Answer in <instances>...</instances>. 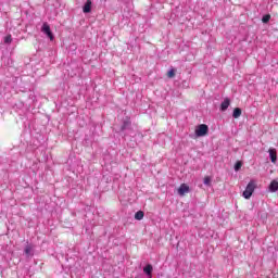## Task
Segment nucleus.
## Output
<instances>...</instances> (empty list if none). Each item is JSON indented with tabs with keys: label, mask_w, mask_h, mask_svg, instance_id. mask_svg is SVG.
Listing matches in <instances>:
<instances>
[{
	"label": "nucleus",
	"mask_w": 278,
	"mask_h": 278,
	"mask_svg": "<svg viewBox=\"0 0 278 278\" xmlns=\"http://www.w3.org/2000/svg\"><path fill=\"white\" fill-rule=\"evenodd\" d=\"M240 168H242V162L238 161V162L235 164V170H236V173H238V170H240Z\"/></svg>",
	"instance_id": "nucleus-15"
},
{
	"label": "nucleus",
	"mask_w": 278,
	"mask_h": 278,
	"mask_svg": "<svg viewBox=\"0 0 278 278\" xmlns=\"http://www.w3.org/2000/svg\"><path fill=\"white\" fill-rule=\"evenodd\" d=\"M269 21H270V14H266V15H264L263 18H262V22H263V23H268Z\"/></svg>",
	"instance_id": "nucleus-16"
},
{
	"label": "nucleus",
	"mask_w": 278,
	"mask_h": 278,
	"mask_svg": "<svg viewBox=\"0 0 278 278\" xmlns=\"http://www.w3.org/2000/svg\"><path fill=\"white\" fill-rule=\"evenodd\" d=\"M143 273H146V275H148V277H152L153 265L148 264V265L143 268Z\"/></svg>",
	"instance_id": "nucleus-8"
},
{
	"label": "nucleus",
	"mask_w": 278,
	"mask_h": 278,
	"mask_svg": "<svg viewBox=\"0 0 278 278\" xmlns=\"http://www.w3.org/2000/svg\"><path fill=\"white\" fill-rule=\"evenodd\" d=\"M4 43L5 45H11L12 43V35H8L4 37Z\"/></svg>",
	"instance_id": "nucleus-14"
},
{
	"label": "nucleus",
	"mask_w": 278,
	"mask_h": 278,
	"mask_svg": "<svg viewBox=\"0 0 278 278\" xmlns=\"http://www.w3.org/2000/svg\"><path fill=\"white\" fill-rule=\"evenodd\" d=\"M278 190V180H273L269 185L270 192H277Z\"/></svg>",
	"instance_id": "nucleus-9"
},
{
	"label": "nucleus",
	"mask_w": 278,
	"mask_h": 278,
	"mask_svg": "<svg viewBox=\"0 0 278 278\" xmlns=\"http://www.w3.org/2000/svg\"><path fill=\"white\" fill-rule=\"evenodd\" d=\"M24 251H25L26 255H31V245H26Z\"/></svg>",
	"instance_id": "nucleus-17"
},
{
	"label": "nucleus",
	"mask_w": 278,
	"mask_h": 278,
	"mask_svg": "<svg viewBox=\"0 0 278 278\" xmlns=\"http://www.w3.org/2000/svg\"><path fill=\"white\" fill-rule=\"evenodd\" d=\"M230 103L231 100H229V98H226L220 104L222 112H225L229 108Z\"/></svg>",
	"instance_id": "nucleus-7"
},
{
	"label": "nucleus",
	"mask_w": 278,
	"mask_h": 278,
	"mask_svg": "<svg viewBox=\"0 0 278 278\" xmlns=\"http://www.w3.org/2000/svg\"><path fill=\"white\" fill-rule=\"evenodd\" d=\"M210 131V127L205 124H201L195 128V136L198 138H203V136H207V132Z\"/></svg>",
	"instance_id": "nucleus-1"
},
{
	"label": "nucleus",
	"mask_w": 278,
	"mask_h": 278,
	"mask_svg": "<svg viewBox=\"0 0 278 278\" xmlns=\"http://www.w3.org/2000/svg\"><path fill=\"white\" fill-rule=\"evenodd\" d=\"M175 75H176L175 68H172V70H169V71L167 72V77H168V79H173V77H175Z\"/></svg>",
	"instance_id": "nucleus-13"
},
{
	"label": "nucleus",
	"mask_w": 278,
	"mask_h": 278,
	"mask_svg": "<svg viewBox=\"0 0 278 278\" xmlns=\"http://www.w3.org/2000/svg\"><path fill=\"white\" fill-rule=\"evenodd\" d=\"M41 31L46 34V36H48L50 40H53L54 37H53V33L51 31V26H49L47 23H43L41 27Z\"/></svg>",
	"instance_id": "nucleus-3"
},
{
	"label": "nucleus",
	"mask_w": 278,
	"mask_h": 278,
	"mask_svg": "<svg viewBox=\"0 0 278 278\" xmlns=\"http://www.w3.org/2000/svg\"><path fill=\"white\" fill-rule=\"evenodd\" d=\"M83 12L84 14H90V12H92V1L91 0H87L85 5L83 7Z\"/></svg>",
	"instance_id": "nucleus-5"
},
{
	"label": "nucleus",
	"mask_w": 278,
	"mask_h": 278,
	"mask_svg": "<svg viewBox=\"0 0 278 278\" xmlns=\"http://www.w3.org/2000/svg\"><path fill=\"white\" fill-rule=\"evenodd\" d=\"M253 192H255V182L250 181L243 191L244 199H251V197H253Z\"/></svg>",
	"instance_id": "nucleus-2"
},
{
	"label": "nucleus",
	"mask_w": 278,
	"mask_h": 278,
	"mask_svg": "<svg viewBox=\"0 0 278 278\" xmlns=\"http://www.w3.org/2000/svg\"><path fill=\"white\" fill-rule=\"evenodd\" d=\"M204 184L205 186H210V184H212V179L210 178V176L204 177Z\"/></svg>",
	"instance_id": "nucleus-18"
},
{
	"label": "nucleus",
	"mask_w": 278,
	"mask_h": 278,
	"mask_svg": "<svg viewBox=\"0 0 278 278\" xmlns=\"http://www.w3.org/2000/svg\"><path fill=\"white\" fill-rule=\"evenodd\" d=\"M142 218H144V212L138 211V212L135 214V219H136V220H142Z\"/></svg>",
	"instance_id": "nucleus-12"
},
{
	"label": "nucleus",
	"mask_w": 278,
	"mask_h": 278,
	"mask_svg": "<svg viewBox=\"0 0 278 278\" xmlns=\"http://www.w3.org/2000/svg\"><path fill=\"white\" fill-rule=\"evenodd\" d=\"M268 153H269V157H270V160H271V163H273V164H277V149L270 148V149L268 150Z\"/></svg>",
	"instance_id": "nucleus-6"
},
{
	"label": "nucleus",
	"mask_w": 278,
	"mask_h": 278,
	"mask_svg": "<svg viewBox=\"0 0 278 278\" xmlns=\"http://www.w3.org/2000/svg\"><path fill=\"white\" fill-rule=\"evenodd\" d=\"M129 125H131V121H129V118H126L121 127L122 131H125V129H127V127H129Z\"/></svg>",
	"instance_id": "nucleus-11"
},
{
	"label": "nucleus",
	"mask_w": 278,
	"mask_h": 278,
	"mask_svg": "<svg viewBox=\"0 0 278 278\" xmlns=\"http://www.w3.org/2000/svg\"><path fill=\"white\" fill-rule=\"evenodd\" d=\"M233 118H240L242 116V109L236 108L232 113Z\"/></svg>",
	"instance_id": "nucleus-10"
},
{
	"label": "nucleus",
	"mask_w": 278,
	"mask_h": 278,
	"mask_svg": "<svg viewBox=\"0 0 278 278\" xmlns=\"http://www.w3.org/2000/svg\"><path fill=\"white\" fill-rule=\"evenodd\" d=\"M188 192H190V186H188L186 184H181L178 188L179 197H186V194H188Z\"/></svg>",
	"instance_id": "nucleus-4"
}]
</instances>
